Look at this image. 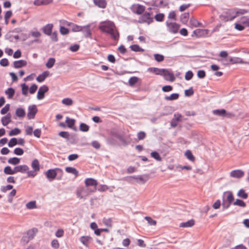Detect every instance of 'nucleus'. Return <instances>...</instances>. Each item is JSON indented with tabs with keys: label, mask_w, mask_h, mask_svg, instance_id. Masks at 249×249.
<instances>
[{
	"label": "nucleus",
	"mask_w": 249,
	"mask_h": 249,
	"mask_svg": "<svg viewBox=\"0 0 249 249\" xmlns=\"http://www.w3.org/2000/svg\"><path fill=\"white\" fill-rule=\"evenodd\" d=\"M99 28L103 32L109 34L114 40L118 39L119 34L113 22L109 20L101 22Z\"/></svg>",
	"instance_id": "nucleus-1"
},
{
	"label": "nucleus",
	"mask_w": 249,
	"mask_h": 249,
	"mask_svg": "<svg viewBox=\"0 0 249 249\" xmlns=\"http://www.w3.org/2000/svg\"><path fill=\"white\" fill-rule=\"evenodd\" d=\"M247 11L244 9H231L226 12L225 19L227 21H231L240 15L246 13Z\"/></svg>",
	"instance_id": "nucleus-2"
},
{
	"label": "nucleus",
	"mask_w": 249,
	"mask_h": 249,
	"mask_svg": "<svg viewBox=\"0 0 249 249\" xmlns=\"http://www.w3.org/2000/svg\"><path fill=\"white\" fill-rule=\"evenodd\" d=\"M62 174V170L58 168L49 169L45 173L46 177L50 181L53 180L57 177V175H59L58 179H60Z\"/></svg>",
	"instance_id": "nucleus-3"
},
{
	"label": "nucleus",
	"mask_w": 249,
	"mask_h": 249,
	"mask_svg": "<svg viewBox=\"0 0 249 249\" xmlns=\"http://www.w3.org/2000/svg\"><path fill=\"white\" fill-rule=\"evenodd\" d=\"M153 13L151 12H145L139 17V22L140 23H146L150 24L153 21V18L151 17Z\"/></svg>",
	"instance_id": "nucleus-4"
},
{
	"label": "nucleus",
	"mask_w": 249,
	"mask_h": 249,
	"mask_svg": "<svg viewBox=\"0 0 249 249\" xmlns=\"http://www.w3.org/2000/svg\"><path fill=\"white\" fill-rule=\"evenodd\" d=\"M91 189L87 188H80L78 189L76 192L77 196L80 199H86L91 193H92Z\"/></svg>",
	"instance_id": "nucleus-5"
},
{
	"label": "nucleus",
	"mask_w": 249,
	"mask_h": 249,
	"mask_svg": "<svg viewBox=\"0 0 249 249\" xmlns=\"http://www.w3.org/2000/svg\"><path fill=\"white\" fill-rule=\"evenodd\" d=\"M131 178L135 179L137 183L143 184L148 180L149 176V175L145 174L143 175L129 176L125 178V180H129Z\"/></svg>",
	"instance_id": "nucleus-6"
},
{
	"label": "nucleus",
	"mask_w": 249,
	"mask_h": 249,
	"mask_svg": "<svg viewBox=\"0 0 249 249\" xmlns=\"http://www.w3.org/2000/svg\"><path fill=\"white\" fill-rule=\"evenodd\" d=\"M162 72L161 76L164 77L165 80L174 82L176 78L173 72H170L168 70L164 69L162 70Z\"/></svg>",
	"instance_id": "nucleus-7"
},
{
	"label": "nucleus",
	"mask_w": 249,
	"mask_h": 249,
	"mask_svg": "<svg viewBox=\"0 0 249 249\" xmlns=\"http://www.w3.org/2000/svg\"><path fill=\"white\" fill-rule=\"evenodd\" d=\"M85 183L86 187L92 186L93 189H92L93 192L96 191V186L98 184V182L96 180L92 178H87L85 180Z\"/></svg>",
	"instance_id": "nucleus-8"
},
{
	"label": "nucleus",
	"mask_w": 249,
	"mask_h": 249,
	"mask_svg": "<svg viewBox=\"0 0 249 249\" xmlns=\"http://www.w3.org/2000/svg\"><path fill=\"white\" fill-rule=\"evenodd\" d=\"M132 11L137 15H142L145 11V8L144 6L140 4H136L132 6Z\"/></svg>",
	"instance_id": "nucleus-9"
},
{
	"label": "nucleus",
	"mask_w": 249,
	"mask_h": 249,
	"mask_svg": "<svg viewBox=\"0 0 249 249\" xmlns=\"http://www.w3.org/2000/svg\"><path fill=\"white\" fill-rule=\"evenodd\" d=\"M49 90L48 87L46 85H43L40 87L38 90L37 94V99L41 100L44 98V94Z\"/></svg>",
	"instance_id": "nucleus-10"
},
{
	"label": "nucleus",
	"mask_w": 249,
	"mask_h": 249,
	"mask_svg": "<svg viewBox=\"0 0 249 249\" xmlns=\"http://www.w3.org/2000/svg\"><path fill=\"white\" fill-rule=\"evenodd\" d=\"M37 111L36 105L30 106L28 107L27 117L29 119H34Z\"/></svg>",
	"instance_id": "nucleus-11"
},
{
	"label": "nucleus",
	"mask_w": 249,
	"mask_h": 249,
	"mask_svg": "<svg viewBox=\"0 0 249 249\" xmlns=\"http://www.w3.org/2000/svg\"><path fill=\"white\" fill-rule=\"evenodd\" d=\"M213 113L216 116L220 117H229L231 114L230 113H227L226 110L224 109H217L213 111Z\"/></svg>",
	"instance_id": "nucleus-12"
},
{
	"label": "nucleus",
	"mask_w": 249,
	"mask_h": 249,
	"mask_svg": "<svg viewBox=\"0 0 249 249\" xmlns=\"http://www.w3.org/2000/svg\"><path fill=\"white\" fill-rule=\"evenodd\" d=\"M166 25L170 32L177 33L179 29V25L176 23H169L166 22Z\"/></svg>",
	"instance_id": "nucleus-13"
},
{
	"label": "nucleus",
	"mask_w": 249,
	"mask_h": 249,
	"mask_svg": "<svg viewBox=\"0 0 249 249\" xmlns=\"http://www.w3.org/2000/svg\"><path fill=\"white\" fill-rule=\"evenodd\" d=\"M244 175V172L241 170H235L231 172L230 176L233 178H240Z\"/></svg>",
	"instance_id": "nucleus-14"
},
{
	"label": "nucleus",
	"mask_w": 249,
	"mask_h": 249,
	"mask_svg": "<svg viewBox=\"0 0 249 249\" xmlns=\"http://www.w3.org/2000/svg\"><path fill=\"white\" fill-rule=\"evenodd\" d=\"M182 116L180 114L175 113L174 115V118L171 122V125L172 127H175L177 126L178 122L181 121Z\"/></svg>",
	"instance_id": "nucleus-15"
},
{
	"label": "nucleus",
	"mask_w": 249,
	"mask_h": 249,
	"mask_svg": "<svg viewBox=\"0 0 249 249\" xmlns=\"http://www.w3.org/2000/svg\"><path fill=\"white\" fill-rule=\"evenodd\" d=\"M14 169L15 174L18 172L23 173L29 170V167L26 165H20L17 166H15Z\"/></svg>",
	"instance_id": "nucleus-16"
},
{
	"label": "nucleus",
	"mask_w": 249,
	"mask_h": 249,
	"mask_svg": "<svg viewBox=\"0 0 249 249\" xmlns=\"http://www.w3.org/2000/svg\"><path fill=\"white\" fill-rule=\"evenodd\" d=\"M65 24H66L68 26H71V30L73 32H80L81 31H83V26H78L76 24L70 23L68 21H65Z\"/></svg>",
	"instance_id": "nucleus-17"
},
{
	"label": "nucleus",
	"mask_w": 249,
	"mask_h": 249,
	"mask_svg": "<svg viewBox=\"0 0 249 249\" xmlns=\"http://www.w3.org/2000/svg\"><path fill=\"white\" fill-rule=\"evenodd\" d=\"M91 26V24H88L86 26H83V31H81L83 33L85 37L89 38L90 37L91 35V31L89 29V28Z\"/></svg>",
	"instance_id": "nucleus-18"
},
{
	"label": "nucleus",
	"mask_w": 249,
	"mask_h": 249,
	"mask_svg": "<svg viewBox=\"0 0 249 249\" xmlns=\"http://www.w3.org/2000/svg\"><path fill=\"white\" fill-rule=\"evenodd\" d=\"M53 25L52 24H48L42 28L43 32L46 35H51L52 33Z\"/></svg>",
	"instance_id": "nucleus-19"
},
{
	"label": "nucleus",
	"mask_w": 249,
	"mask_h": 249,
	"mask_svg": "<svg viewBox=\"0 0 249 249\" xmlns=\"http://www.w3.org/2000/svg\"><path fill=\"white\" fill-rule=\"evenodd\" d=\"M94 4L100 8H105L107 3L106 0H93Z\"/></svg>",
	"instance_id": "nucleus-20"
},
{
	"label": "nucleus",
	"mask_w": 249,
	"mask_h": 249,
	"mask_svg": "<svg viewBox=\"0 0 249 249\" xmlns=\"http://www.w3.org/2000/svg\"><path fill=\"white\" fill-rule=\"evenodd\" d=\"M1 122L3 125L6 126L11 122V115L8 113L6 116L2 117Z\"/></svg>",
	"instance_id": "nucleus-21"
},
{
	"label": "nucleus",
	"mask_w": 249,
	"mask_h": 249,
	"mask_svg": "<svg viewBox=\"0 0 249 249\" xmlns=\"http://www.w3.org/2000/svg\"><path fill=\"white\" fill-rule=\"evenodd\" d=\"M13 65L15 68H20L25 66L27 65V62L24 60H19L14 61Z\"/></svg>",
	"instance_id": "nucleus-22"
},
{
	"label": "nucleus",
	"mask_w": 249,
	"mask_h": 249,
	"mask_svg": "<svg viewBox=\"0 0 249 249\" xmlns=\"http://www.w3.org/2000/svg\"><path fill=\"white\" fill-rule=\"evenodd\" d=\"M195 224V221L194 219H191L185 222H182L180 223L179 227L183 228L191 227Z\"/></svg>",
	"instance_id": "nucleus-23"
},
{
	"label": "nucleus",
	"mask_w": 249,
	"mask_h": 249,
	"mask_svg": "<svg viewBox=\"0 0 249 249\" xmlns=\"http://www.w3.org/2000/svg\"><path fill=\"white\" fill-rule=\"evenodd\" d=\"M226 194H227V201L229 202V203L233 204L234 202V196L232 193L231 191L225 192L223 194V196Z\"/></svg>",
	"instance_id": "nucleus-24"
},
{
	"label": "nucleus",
	"mask_w": 249,
	"mask_h": 249,
	"mask_svg": "<svg viewBox=\"0 0 249 249\" xmlns=\"http://www.w3.org/2000/svg\"><path fill=\"white\" fill-rule=\"evenodd\" d=\"M208 32L207 30L206 29H196L193 32V34L197 37H200L202 35L207 34Z\"/></svg>",
	"instance_id": "nucleus-25"
},
{
	"label": "nucleus",
	"mask_w": 249,
	"mask_h": 249,
	"mask_svg": "<svg viewBox=\"0 0 249 249\" xmlns=\"http://www.w3.org/2000/svg\"><path fill=\"white\" fill-rule=\"evenodd\" d=\"M32 168L35 171H39L40 170V165L38 160L37 159H35L33 160L31 163Z\"/></svg>",
	"instance_id": "nucleus-26"
},
{
	"label": "nucleus",
	"mask_w": 249,
	"mask_h": 249,
	"mask_svg": "<svg viewBox=\"0 0 249 249\" xmlns=\"http://www.w3.org/2000/svg\"><path fill=\"white\" fill-rule=\"evenodd\" d=\"M37 231L38 230L36 228H33L28 231L26 233L29 237V238L32 240L34 238Z\"/></svg>",
	"instance_id": "nucleus-27"
},
{
	"label": "nucleus",
	"mask_w": 249,
	"mask_h": 249,
	"mask_svg": "<svg viewBox=\"0 0 249 249\" xmlns=\"http://www.w3.org/2000/svg\"><path fill=\"white\" fill-rule=\"evenodd\" d=\"M15 93V90L12 88H9L5 91V93L8 96L9 99H12Z\"/></svg>",
	"instance_id": "nucleus-28"
},
{
	"label": "nucleus",
	"mask_w": 249,
	"mask_h": 249,
	"mask_svg": "<svg viewBox=\"0 0 249 249\" xmlns=\"http://www.w3.org/2000/svg\"><path fill=\"white\" fill-rule=\"evenodd\" d=\"M164 69H159L158 68H150L148 69V71L150 72L154 73L156 75H161L162 71V70Z\"/></svg>",
	"instance_id": "nucleus-29"
},
{
	"label": "nucleus",
	"mask_w": 249,
	"mask_h": 249,
	"mask_svg": "<svg viewBox=\"0 0 249 249\" xmlns=\"http://www.w3.org/2000/svg\"><path fill=\"white\" fill-rule=\"evenodd\" d=\"M178 93H172L170 96H166L164 97V99L166 101H173L177 100L179 97Z\"/></svg>",
	"instance_id": "nucleus-30"
},
{
	"label": "nucleus",
	"mask_w": 249,
	"mask_h": 249,
	"mask_svg": "<svg viewBox=\"0 0 249 249\" xmlns=\"http://www.w3.org/2000/svg\"><path fill=\"white\" fill-rule=\"evenodd\" d=\"M65 170L67 173L72 174L75 177H77L78 175V171L75 168L71 167H67Z\"/></svg>",
	"instance_id": "nucleus-31"
},
{
	"label": "nucleus",
	"mask_w": 249,
	"mask_h": 249,
	"mask_svg": "<svg viewBox=\"0 0 249 249\" xmlns=\"http://www.w3.org/2000/svg\"><path fill=\"white\" fill-rule=\"evenodd\" d=\"M131 50L135 52H143L144 50L141 48L138 45L134 44L130 46Z\"/></svg>",
	"instance_id": "nucleus-32"
},
{
	"label": "nucleus",
	"mask_w": 249,
	"mask_h": 249,
	"mask_svg": "<svg viewBox=\"0 0 249 249\" xmlns=\"http://www.w3.org/2000/svg\"><path fill=\"white\" fill-rule=\"evenodd\" d=\"M140 80V79L138 77L133 76L130 77V79H129L128 83L130 86H133L136 83H137Z\"/></svg>",
	"instance_id": "nucleus-33"
},
{
	"label": "nucleus",
	"mask_w": 249,
	"mask_h": 249,
	"mask_svg": "<svg viewBox=\"0 0 249 249\" xmlns=\"http://www.w3.org/2000/svg\"><path fill=\"white\" fill-rule=\"evenodd\" d=\"M16 115L19 118H23L25 116V111L22 108H18L16 111Z\"/></svg>",
	"instance_id": "nucleus-34"
},
{
	"label": "nucleus",
	"mask_w": 249,
	"mask_h": 249,
	"mask_svg": "<svg viewBox=\"0 0 249 249\" xmlns=\"http://www.w3.org/2000/svg\"><path fill=\"white\" fill-rule=\"evenodd\" d=\"M237 196L243 199H247L248 197V195L246 193L245 190L243 189L239 190L237 194Z\"/></svg>",
	"instance_id": "nucleus-35"
},
{
	"label": "nucleus",
	"mask_w": 249,
	"mask_h": 249,
	"mask_svg": "<svg viewBox=\"0 0 249 249\" xmlns=\"http://www.w3.org/2000/svg\"><path fill=\"white\" fill-rule=\"evenodd\" d=\"M240 22L245 26V27H249V17H242L241 18Z\"/></svg>",
	"instance_id": "nucleus-36"
},
{
	"label": "nucleus",
	"mask_w": 249,
	"mask_h": 249,
	"mask_svg": "<svg viewBox=\"0 0 249 249\" xmlns=\"http://www.w3.org/2000/svg\"><path fill=\"white\" fill-rule=\"evenodd\" d=\"M189 18V13H185L181 15L180 17V20L182 23L185 24L187 22Z\"/></svg>",
	"instance_id": "nucleus-37"
},
{
	"label": "nucleus",
	"mask_w": 249,
	"mask_h": 249,
	"mask_svg": "<svg viewBox=\"0 0 249 249\" xmlns=\"http://www.w3.org/2000/svg\"><path fill=\"white\" fill-rule=\"evenodd\" d=\"M8 162L11 164L17 165L20 162V159L17 157L11 158L8 160Z\"/></svg>",
	"instance_id": "nucleus-38"
},
{
	"label": "nucleus",
	"mask_w": 249,
	"mask_h": 249,
	"mask_svg": "<svg viewBox=\"0 0 249 249\" xmlns=\"http://www.w3.org/2000/svg\"><path fill=\"white\" fill-rule=\"evenodd\" d=\"M22 94L26 96L28 95L29 87L25 83L21 85Z\"/></svg>",
	"instance_id": "nucleus-39"
},
{
	"label": "nucleus",
	"mask_w": 249,
	"mask_h": 249,
	"mask_svg": "<svg viewBox=\"0 0 249 249\" xmlns=\"http://www.w3.org/2000/svg\"><path fill=\"white\" fill-rule=\"evenodd\" d=\"M233 205L241 207H245L246 206V203L242 200L239 199H237L233 203Z\"/></svg>",
	"instance_id": "nucleus-40"
},
{
	"label": "nucleus",
	"mask_w": 249,
	"mask_h": 249,
	"mask_svg": "<svg viewBox=\"0 0 249 249\" xmlns=\"http://www.w3.org/2000/svg\"><path fill=\"white\" fill-rule=\"evenodd\" d=\"M55 62V60L54 58H50L46 63V66L49 69L52 68Z\"/></svg>",
	"instance_id": "nucleus-41"
},
{
	"label": "nucleus",
	"mask_w": 249,
	"mask_h": 249,
	"mask_svg": "<svg viewBox=\"0 0 249 249\" xmlns=\"http://www.w3.org/2000/svg\"><path fill=\"white\" fill-rule=\"evenodd\" d=\"M66 123L67 124L69 127L72 128V127L74 125L75 120L73 119H70L68 117H67Z\"/></svg>",
	"instance_id": "nucleus-42"
},
{
	"label": "nucleus",
	"mask_w": 249,
	"mask_h": 249,
	"mask_svg": "<svg viewBox=\"0 0 249 249\" xmlns=\"http://www.w3.org/2000/svg\"><path fill=\"white\" fill-rule=\"evenodd\" d=\"M151 156L155 159L156 160L160 161L161 160V158L160 157V154L157 151L152 152L150 154Z\"/></svg>",
	"instance_id": "nucleus-43"
},
{
	"label": "nucleus",
	"mask_w": 249,
	"mask_h": 249,
	"mask_svg": "<svg viewBox=\"0 0 249 249\" xmlns=\"http://www.w3.org/2000/svg\"><path fill=\"white\" fill-rule=\"evenodd\" d=\"M4 173L7 175L15 174L14 169H12L10 166H6L4 169Z\"/></svg>",
	"instance_id": "nucleus-44"
},
{
	"label": "nucleus",
	"mask_w": 249,
	"mask_h": 249,
	"mask_svg": "<svg viewBox=\"0 0 249 249\" xmlns=\"http://www.w3.org/2000/svg\"><path fill=\"white\" fill-rule=\"evenodd\" d=\"M21 132V130L18 128H15L14 129L11 130L9 133V135L10 136H16Z\"/></svg>",
	"instance_id": "nucleus-45"
},
{
	"label": "nucleus",
	"mask_w": 249,
	"mask_h": 249,
	"mask_svg": "<svg viewBox=\"0 0 249 249\" xmlns=\"http://www.w3.org/2000/svg\"><path fill=\"white\" fill-rule=\"evenodd\" d=\"M235 29L237 30L241 31L245 29V26L240 21V23H235L234 24Z\"/></svg>",
	"instance_id": "nucleus-46"
},
{
	"label": "nucleus",
	"mask_w": 249,
	"mask_h": 249,
	"mask_svg": "<svg viewBox=\"0 0 249 249\" xmlns=\"http://www.w3.org/2000/svg\"><path fill=\"white\" fill-rule=\"evenodd\" d=\"M231 204V203H229V202L226 201L224 199V196H223V201L222 203L223 210L228 209Z\"/></svg>",
	"instance_id": "nucleus-47"
},
{
	"label": "nucleus",
	"mask_w": 249,
	"mask_h": 249,
	"mask_svg": "<svg viewBox=\"0 0 249 249\" xmlns=\"http://www.w3.org/2000/svg\"><path fill=\"white\" fill-rule=\"evenodd\" d=\"M79 129L83 132H87L89 130V126L85 123H81L80 125Z\"/></svg>",
	"instance_id": "nucleus-48"
},
{
	"label": "nucleus",
	"mask_w": 249,
	"mask_h": 249,
	"mask_svg": "<svg viewBox=\"0 0 249 249\" xmlns=\"http://www.w3.org/2000/svg\"><path fill=\"white\" fill-rule=\"evenodd\" d=\"M190 24L194 26L195 27L200 26L201 25V23L198 22L196 19L192 18L190 20Z\"/></svg>",
	"instance_id": "nucleus-49"
},
{
	"label": "nucleus",
	"mask_w": 249,
	"mask_h": 249,
	"mask_svg": "<svg viewBox=\"0 0 249 249\" xmlns=\"http://www.w3.org/2000/svg\"><path fill=\"white\" fill-rule=\"evenodd\" d=\"M26 206L27 208H28L29 209H32L36 208V202L35 201H30L26 204Z\"/></svg>",
	"instance_id": "nucleus-50"
},
{
	"label": "nucleus",
	"mask_w": 249,
	"mask_h": 249,
	"mask_svg": "<svg viewBox=\"0 0 249 249\" xmlns=\"http://www.w3.org/2000/svg\"><path fill=\"white\" fill-rule=\"evenodd\" d=\"M164 15L162 13L157 14L155 16V19L156 21L161 22L163 21Z\"/></svg>",
	"instance_id": "nucleus-51"
},
{
	"label": "nucleus",
	"mask_w": 249,
	"mask_h": 249,
	"mask_svg": "<svg viewBox=\"0 0 249 249\" xmlns=\"http://www.w3.org/2000/svg\"><path fill=\"white\" fill-rule=\"evenodd\" d=\"M62 103L66 106H71L73 103V101L71 99L67 98L63 99Z\"/></svg>",
	"instance_id": "nucleus-52"
},
{
	"label": "nucleus",
	"mask_w": 249,
	"mask_h": 249,
	"mask_svg": "<svg viewBox=\"0 0 249 249\" xmlns=\"http://www.w3.org/2000/svg\"><path fill=\"white\" fill-rule=\"evenodd\" d=\"M155 59L158 62H160L164 60V57L163 55L156 53L154 55Z\"/></svg>",
	"instance_id": "nucleus-53"
},
{
	"label": "nucleus",
	"mask_w": 249,
	"mask_h": 249,
	"mask_svg": "<svg viewBox=\"0 0 249 249\" xmlns=\"http://www.w3.org/2000/svg\"><path fill=\"white\" fill-rule=\"evenodd\" d=\"M18 144V140L15 138H12L8 142V146L12 147Z\"/></svg>",
	"instance_id": "nucleus-54"
},
{
	"label": "nucleus",
	"mask_w": 249,
	"mask_h": 249,
	"mask_svg": "<svg viewBox=\"0 0 249 249\" xmlns=\"http://www.w3.org/2000/svg\"><path fill=\"white\" fill-rule=\"evenodd\" d=\"M51 37V40L53 42H57L58 41L57 33L56 31L52 33L51 35H49Z\"/></svg>",
	"instance_id": "nucleus-55"
},
{
	"label": "nucleus",
	"mask_w": 249,
	"mask_h": 249,
	"mask_svg": "<svg viewBox=\"0 0 249 249\" xmlns=\"http://www.w3.org/2000/svg\"><path fill=\"white\" fill-rule=\"evenodd\" d=\"M185 156L191 161H194L195 160V157L190 150H187L185 152Z\"/></svg>",
	"instance_id": "nucleus-56"
},
{
	"label": "nucleus",
	"mask_w": 249,
	"mask_h": 249,
	"mask_svg": "<svg viewBox=\"0 0 249 249\" xmlns=\"http://www.w3.org/2000/svg\"><path fill=\"white\" fill-rule=\"evenodd\" d=\"M144 218L147 221V222L150 225L154 226L156 224V221L152 219L150 217L145 216Z\"/></svg>",
	"instance_id": "nucleus-57"
},
{
	"label": "nucleus",
	"mask_w": 249,
	"mask_h": 249,
	"mask_svg": "<svg viewBox=\"0 0 249 249\" xmlns=\"http://www.w3.org/2000/svg\"><path fill=\"white\" fill-rule=\"evenodd\" d=\"M193 73L191 71H188L186 72L185 75V79L186 80H191L193 76Z\"/></svg>",
	"instance_id": "nucleus-58"
},
{
	"label": "nucleus",
	"mask_w": 249,
	"mask_h": 249,
	"mask_svg": "<svg viewBox=\"0 0 249 249\" xmlns=\"http://www.w3.org/2000/svg\"><path fill=\"white\" fill-rule=\"evenodd\" d=\"M152 5L156 7H162L163 6V0H155Z\"/></svg>",
	"instance_id": "nucleus-59"
},
{
	"label": "nucleus",
	"mask_w": 249,
	"mask_h": 249,
	"mask_svg": "<svg viewBox=\"0 0 249 249\" xmlns=\"http://www.w3.org/2000/svg\"><path fill=\"white\" fill-rule=\"evenodd\" d=\"M10 109V105L6 104L4 107H3L0 110V113L1 114H5L7 113Z\"/></svg>",
	"instance_id": "nucleus-60"
},
{
	"label": "nucleus",
	"mask_w": 249,
	"mask_h": 249,
	"mask_svg": "<svg viewBox=\"0 0 249 249\" xmlns=\"http://www.w3.org/2000/svg\"><path fill=\"white\" fill-rule=\"evenodd\" d=\"M197 76L199 78H204L206 76V73L204 70H199L197 72Z\"/></svg>",
	"instance_id": "nucleus-61"
},
{
	"label": "nucleus",
	"mask_w": 249,
	"mask_h": 249,
	"mask_svg": "<svg viewBox=\"0 0 249 249\" xmlns=\"http://www.w3.org/2000/svg\"><path fill=\"white\" fill-rule=\"evenodd\" d=\"M14 153L17 155L21 156L23 155L24 151L23 149L20 148H16L14 149Z\"/></svg>",
	"instance_id": "nucleus-62"
},
{
	"label": "nucleus",
	"mask_w": 249,
	"mask_h": 249,
	"mask_svg": "<svg viewBox=\"0 0 249 249\" xmlns=\"http://www.w3.org/2000/svg\"><path fill=\"white\" fill-rule=\"evenodd\" d=\"M37 89V86L36 84H33L29 89L30 93L33 94L35 93Z\"/></svg>",
	"instance_id": "nucleus-63"
},
{
	"label": "nucleus",
	"mask_w": 249,
	"mask_h": 249,
	"mask_svg": "<svg viewBox=\"0 0 249 249\" xmlns=\"http://www.w3.org/2000/svg\"><path fill=\"white\" fill-rule=\"evenodd\" d=\"M33 128L31 126H27L25 129V132L27 135H31L33 133Z\"/></svg>",
	"instance_id": "nucleus-64"
}]
</instances>
